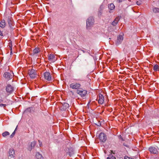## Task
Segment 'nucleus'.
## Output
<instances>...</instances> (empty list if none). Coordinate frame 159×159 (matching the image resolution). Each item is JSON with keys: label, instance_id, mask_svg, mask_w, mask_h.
Here are the masks:
<instances>
[{"label": "nucleus", "instance_id": "1", "mask_svg": "<svg viewBox=\"0 0 159 159\" xmlns=\"http://www.w3.org/2000/svg\"><path fill=\"white\" fill-rule=\"evenodd\" d=\"M70 87L72 89L78 90L81 87V84L79 83L74 82L71 84L70 85Z\"/></svg>", "mask_w": 159, "mask_h": 159}, {"label": "nucleus", "instance_id": "2", "mask_svg": "<svg viewBox=\"0 0 159 159\" xmlns=\"http://www.w3.org/2000/svg\"><path fill=\"white\" fill-rule=\"evenodd\" d=\"M13 75V73L12 72L10 71L9 72H6L4 74V76L7 80L11 79Z\"/></svg>", "mask_w": 159, "mask_h": 159}, {"label": "nucleus", "instance_id": "3", "mask_svg": "<svg viewBox=\"0 0 159 159\" xmlns=\"http://www.w3.org/2000/svg\"><path fill=\"white\" fill-rule=\"evenodd\" d=\"M28 74L31 78H34L37 76L36 71L35 70L32 69L28 71Z\"/></svg>", "mask_w": 159, "mask_h": 159}, {"label": "nucleus", "instance_id": "4", "mask_svg": "<svg viewBox=\"0 0 159 159\" xmlns=\"http://www.w3.org/2000/svg\"><path fill=\"white\" fill-rule=\"evenodd\" d=\"M59 106L61 110L65 111L69 107V105L67 103H64L63 104L60 103Z\"/></svg>", "mask_w": 159, "mask_h": 159}, {"label": "nucleus", "instance_id": "5", "mask_svg": "<svg viewBox=\"0 0 159 159\" xmlns=\"http://www.w3.org/2000/svg\"><path fill=\"white\" fill-rule=\"evenodd\" d=\"M94 20L92 17H89L87 20L86 22V27L87 28L90 27L93 25Z\"/></svg>", "mask_w": 159, "mask_h": 159}, {"label": "nucleus", "instance_id": "6", "mask_svg": "<svg viewBox=\"0 0 159 159\" xmlns=\"http://www.w3.org/2000/svg\"><path fill=\"white\" fill-rule=\"evenodd\" d=\"M6 89L7 92L9 93V95L14 91V87L11 85L8 84L6 87Z\"/></svg>", "mask_w": 159, "mask_h": 159}, {"label": "nucleus", "instance_id": "7", "mask_svg": "<svg viewBox=\"0 0 159 159\" xmlns=\"http://www.w3.org/2000/svg\"><path fill=\"white\" fill-rule=\"evenodd\" d=\"M99 138L101 141L104 142L107 140L106 135L103 133H101L99 136Z\"/></svg>", "mask_w": 159, "mask_h": 159}, {"label": "nucleus", "instance_id": "8", "mask_svg": "<svg viewBox=\"0 0 159 159\" xmlns=\"http://www.w3.org/2000/svg\"><path fill=\"white\" fill-rule=\"evenodd\" d=\"M77 93L78 94L80 95L81 97H84L87 93V91L86 90H77Z\"/></svg>", "mask_w": 159, "mask_h": 159}, {"label": "nucleus", "instance_id": "9", "mask_svg": "<svg viewBox=\"0 0 159 159\" xmlns=\"http://www.w3.org/2000/svg\"><path fill=\"white\" fill-rule=\"evenodd\" d=\"M149 150L151 153L157 154L158 152L157 148L153 147H151L149 148Z\"/></svg>", "mask_w": 159, "mask_h": 159}, {"label": "nucleus", "instance_id": "10", "mask_svg": "<svg viewBox=\"0 0 159 159\" xmlns=\"http://www.w3.org/2000/svg\"><path fill=\"white\" fill-rule=\"evenodd\" d=\"M44 76L45 79L48 81H51L52 80V77L49 72H47L44 73Z\"/></svg>", "mask_w": 159, "mask_h": 159}, {"label": "nucleus", "instance_id": "11", "mask_svg": "<svg viewBox=\"0 0 159 159\" xmlns=\"http://www.w3.org/2000/svg\"><path fill=\"white\" fill-rule=\"evenodd\" d=\"M48 60L54 62L57 60V58H55V56L52 54H50L48 55Z\"/></svg>", "mask_w": 159, "mask_h": 159}, {"label": "nucleus", "instance_id": "12", "mask_svg": "<svg viewBox=\"0 0 159 159\" xmlns=\"http://www.w3.org/2000/svg\"><path fill=\"white\" fill-rule=\"evenodd\" d=\"M15 151L13 149L11 148L9 151V158H14V157Z\"/></svg>", "mask_w": 159, "mask_h": 159}, {"label": "nucleus", "instance_id": "13", "mask_svg": "<svg viewBox=\"0 0 159 159\" xmlns=\"http://www.w3.org/2000/svg\"><path fill=\"white\" fill-rule=\"evenodd\" d=\"M104 101V98L103 96L101 94H99V99L98 102L99 104H102Z\"/></svg>", "mask_w": 159, "mask_h": 159}, {"label": "nucleus", "instance_id": "14", "mask_svg": "<svg viewBox=\"0 0 159 159\" xmlns=\"http://www.w3.org/2000/svg\"><path fill=\"white\" fill-rule=\"evenodd\" d=\"M121 17V16H117L112 23V25L114 26L116 25L117 24Z\"/></svg>", "mask_w": 159, "mask_h": 159}, {"label": "nucleus", "instance_id": "15", "mask_svg": "<svg viewBox=\"0 0 159 159\" xmlns=\"http://www.w3.org/2000/svg\"><path fill=\"white\" fill-rule=\"evenodd\" d=\"M123 40V36L122 35H119L117 37V41L116 44L117 45L120 43Z\"/></svg>", "mask_w": 159, "mask_h": 159}, {"label": "nucleus", "instance_id": "16", "mask_svg": "<svg viewBox=\"0 0 159 159\" xmlns=\"http://www.w3.org/2000/svg\"><path fill=\"white\" fill-rule=\"evenodd\" d=\"M8 22L9 26L11 27L13 25V23L11 17L8 18Z\"/></svg>", "mask_w": 159, "mask_h": 159}, {"label": "nucleus", "instance_id": "17", "mask_svg": "<svg viewBox=\"0 0 159 159\" xmlns=\"http://www.w3.org/2000/svg\"><path fill=\"white\" fill-rule=\"evenodd\" d=\"M6 25L5 21L4 20H2L0 22V27L2 28H4Z\"/></svg>", "mask_w": 159, "mask_h": 159}, {"label": "nucleus", "instance_id": "18", "mask_svg": "<svg viewBox=\"0 0 159 159\" xmlns=\"http://www.w3.org/2000/svg\"><path fill=\"white\" fill-rule=\"evenodd\" d=\"M36 157L37 159H43L42 155L40 154L39 152H37L36 154Z\"/></svg>", "mask_w": 159, "mask_h": 159}, {"label": "nucleus", "instance_id": "19", "mask_svg": "<svg viewBox=\"0 0 159 159\" xmlns=\"http://www.w3.org/2000/svg\"><path fill=\"white\" fill-rule=\"evenodd\" d=\"M115 6L113 3L110 4L108 6V8L111 10H113L114 9Z\"/></svg>", "mask_w": 159, "mask_h": 159}, {"label": "nucleus", "instance_id": "20", "mask_svg": "<svg viewBox=\"0 0 159 159\" xmlns=\"http://www.w3.org/2000/svg\"><path fill=\"white\" fill-rule=\"evenodd\" d=\"M153 12L154 13H157L159 12V8L157 7H154L152 9Z\"/></svg>", "mask_w": 159, "mask_h": 159}, {"label": "nucleus", "instance_id": "21", "mask_svg": "<svg viewBox=\"0 0 159 159\" xmlns=\"http://www.w3.org/2000/svg\"><path fill=\"white\" fill-rule=\"evenodd\" d=\"M153 69L155 71H157L159 69V66L157 64H156V65H154L153 67Z\"/></svg>", "mask_w": 159, "mask_h": 159}, {"label": "nucleus", "instance_id": "22", "mask_svg": "<svg viewBox=\"0 0 159 159\" xmlns=\"http://www.w3.org/2000/svg\"><path fill=\"white\" fill-rule=\"evenodd\" d=\"M40 52V50L39 48H36L33 50V53L34 54L38 53Z\"/></svg>", "mask_w": 159, "mask_h": 159}, {"label": "nucleus", "instance_id": "23", "mask_svg": "<svg viewBox=\"0 0 159 159\" xmlns=\"http://www.w3.org/2000/svg\"><path fill=\"white\" fill-rule=\"evenodd\" d=\"M36 144V142L35 141H34L31 143L30 145L31 147V150L34 147Z\"/></svg>", "mask_w": 159, "mask_h": 159}, {"label": "nucleus", "instance_id": "24", "mask_svg": "<svg viewBox=\"0 0 159 159\" xmlns=\"http://www.w3.org/2000/svg\"><path fill=\"white\" fill-rule=\"evenodd\" d=\"M9 134H10L9 132L7 131H5L2 134V135L3 137H5L7 135H9Z\"/></svg>", "mask_w": 159, "mask_h": 159}, {"label": "nucleus", "instance_id": "25", "mask_svg": "<svg viewBox=\"0 0 159 159\" xmlns=\"http://www.w3.org/2000/svg\"><path fill=\"white\" fill-rule=\"evenodd\" d=\"M3 101V100L1 99H0V106L1 107H3L4 108L6 107L7 105L5 104H3L2 103V102Z\"/></svg>", "mask_w": 159, "mask_h": 159}, {"label": "nucleus", "instance_id": "26", "mask_svg": "<svg viewBox=\"0 0 159 159\" xmlns=\"http://www.w3.org/2000/svg\"><path fill=\"white\" fill-rule=\"evenodd\" d=\"M107 159H116V158L112 154H111L109 155L108 157L107 158Z\"/></svg>", "mask_w": 159, "mask_h": 159}, {"label": "nucleus", "instance_id": "27", "mask_svg": "<svg viewBox=\"0 0 159 159\" xmlns=\"http://www.w3.org/2000/svg\"><path fill=\"white\" fill-rule=\"evenodd\" d=\"M15 130L10 135V137L11 138L14 136L15 134Z\"/></svg>", "mask_w": 159, "mask_h": 159}, {"label": "nucleus", "instance_id": "28", "mask_svg": "<svg viewBox=\"0 0 159 159\" xmlns=\"http://www.w3.org/2000/svg\"><path fill=\"white\" fill-rule=\"evenodd\" d=\"M119 139L121 141H124V140L123 139V138L122 137L121 135H120L119 136Z\"/></svg>", "mask_w": 159, "mask_h": 159}, {"label": "nucleus", "instance_id": "29", "mask_svg": "<svg viewBox=\"0 0 159 159\" xmlns=\"http://www.w3.org/2000/svg\"><path fill=\"white\" fill-rule=\"evenodd\" d=\"M124 159H133V158L129 157L127 156H125L124 157Z\"/></svg>", "mask_w": 159, "mask_h": 159}, {"label": "nucleus", "instance_id": "30", "mask_svg": "<svg viewBox=\"0 0 159 159\" xmlns=\"http://www.w3.org/2000/svg\"><path fill=\"white\" fill-rule=\"evenodd\" d=\"M38 141H39V144L40 146L41 147V145L42 144V143H41V142H40V141L39 140Z\"/></svg>", "mask_w": 159, "mask_h": 159}, {"label": "nucleus", "instance_id": "31", "mask_svg": "<svg viewBox=\"0 0 159 159\" xmlns=\"http://www.w3.org/2000/svg\"><path fill=\"white\" fill-rule=\"evenodd\" d=\"M2 35L3 34L2 32L1 31H0V35L2 36Z\"/></svg>", "mask_w": 159, "mask_h": 159}, {"label": "nucleus", "instance_id": "32", "mask_svg": "<svg viewBox=\"0 0 159 159\" xmlns=\"http://www.w3.org/2000/svg\"><path fill=\"white\" fill-rule=\"evenodd\" d=\"M137 4L138 5H139L140 4L139 2H137Z\"/></svg>", "mask_w": 159, "mask_h": 159}, {"label": "nucleus", "instance_id": "33", "mask_svg": "<svg viewBox=\"0 0 159 159\" xmlns=\"http://www.w3.org/2000/svg\"><path fill=\"white\" fill-rule=\"evenodd\" d=\"M111 153H113V151L112 150L111 151Z\"/></svg>", "mask_w": 159, "mask_h": 159}, {"label": "nucleus", "instance_id": "34", "mask_svg": "<svg viewBox=\"0 0 159 159\" xmlns=\"http://www.w3.org/2000/svg\"><path fill=\"white\" fill-rule=\"evenodd\" d=\"M10 47L11 48V47L10 46Z\"/></svg>", "mask_w": 159, "mask_h": 159}]
</instances>
